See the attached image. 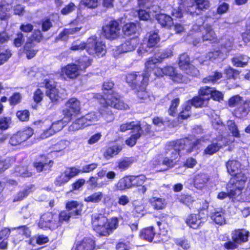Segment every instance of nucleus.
<instances>
[{
  "mask_svg": "<svg viewBox=\"0 0 250 250\" xmlns=\"http://www.w3.org/2000/svg\"><path fill=\"white\" fill-rule=\"evenodd\" d=\"M200 140L192 141L187 138L177 140L173 143V147L170 150L171 156L169 158L158 156L153 160L152 165L154 167L158 168V171H164L172 167L176 164V159L179 158L180 150L186 149L187 152H190L200 143Z\"/></svg>",
  "mask_w": 250,
  "mask_h": 250,
  "instance_id": "1",
  "label": "nucleus"
},
{
  "mask_svg": "<svg viewBox=\"0 0 250 250\" xmlns=\"http://www.w3.org/2000/svg\"><path fill=\"white\" fill-rule=\"evenodd\" d=\"M94 230L100 235L106 236L116 229L118 225L117 218L108 219L102 214H95L92 217Z\"/></svg>",
  "mask_w": 250,
  "mask_h": 250,
  "instance_id": "2",
  "label": "nucleus"
},
{
  "mask_svg": "<svg viewBox=\"0 0 250 250\" xmlns=\"http://www.w3.org/2000/svg\"><path fill=\"white\" fill-rule=\"evenodd\" d=\"M71 217L72 216L67 210L62 211L59 214V218L57 215L48 212L41 217L39 226L43 229H55L60 226L62 222H67Z\"/></svg>",
  "mask_w": 250,
  "mask_h": 250,
  "instance_id": "3",
  "label": "nucleus"
},
{
  "mask_svg": "<svg viewBox=\"0 0 250 250\" xmlns=\"http://www.w3.org/2000/svg\"><path fill=\"white\" fill-rule=\"evenodd\" d=\"M91 63V60L88 57H84L80 59L77 64L69 63L61 69L62 76H66L70 79H75L80 76L82 72Z\"/></svg>",
  "mask_w": 250,
  "mask_h": 250,
  "instance_id": "4",
  "label": "nucleus"
},
{
  "mask_svg": "<svg viewBox=\"0 0 250 250\" xmlns=\"http://www.w3.org/2000/svg\"><path fill=\"white\" fill-rule=\"evenodd\" d=\"M240 167V163L236 160L229 161L226 163L228 173L233 176L229 183L228 189L231 188L230 185L234 184L235 187H237V185L244 187L247 177L241 171Z\"/></svg>",
  "mask_w": 250,
  "mask_h": 250,
  "instance_id": "5",
  "label": "nucleus"
},
{
  "mask_svg": "<svg viewBox=\"0 0 250 250\" xmlns=\"http://www.w3.org/2000/svg\"><path fill=\"white\" fill-rule=\"evenodd\" d=\"M86 50L89 55L98 58L103 57L106 53L105 45L97 41L95 36H92L87 40Z\"/></svg>",
  "mask_w": 250,
  "mask_h": 250,
  "instance_id": "6",
  "label": "nucleus"
},
{
  "mask_svg": "<svg viewBox=\"0 0 250 250\" xmlns=\"http://www.w3.org/2000/svg\"><path fill=\"white\" fill-rule=\"evenodd\" d=\"M154 75L157 77H162L164 75L168 76L173 82L178 83L188 82L185 76L177 73L175 69L171 66H167L163 68H156L154 70Z\"/></svg>",
  "mask_w": 250,
  "mask_h": 250,
  "instance_id": "7",
  "label": "nucleus"
},
{
  "mask_svg": "<svg viewBox=\"0 0 250 250\" xmlns=\"http://www.w3.org/2000/svg\"><path fill=\"white\" fill-rule=\"evenodd\" d=\"M96 98L100 100V103L103 105L104 107L106 108V106H110L120 110H127L129 108V106L119 99V96L117 93L114 94L111 98L107 97L103 98V96L99 94H96Z\"/></svg>",
  "mask_w": 250,
  "mask_h": 250,
  "instance_id": "8",
  "label": "nucleus"
},
{
  "mask_svg": "<svg viewBox=\"0 0 250 250\" xmlns=\"http://www.w3.org/2000/svg\"><path fill=\"white\" fill-rule=\"evenodd\" d=\"M155 0H138L139 5L146 8L147 10L140 9L138 11V16L140 20L146 21L149 19L151 16H154L153 12H156L159 7L155 5H152Z\"/></svg>",
  "mask_w": 250,
  "mask_h": 250,
  "instance_id": "9",
  "label": "nucleus"
},
{
  "mask_svg": "<svg viewBox=\"0 0 250 250\" xmlns=\"http://www.w3.org/2000/svg\"><path fill=\"white\" fill-rule=\"evenodd\" d=\"M188 13L191 15H199L202 11L209 8L210 3L208 0H187Z\"/></svg>",
  "mask_w": 250,
  "mask_h": 250,
  "instance_id": "10",
  "label": "nucleus"
},
{
  "mask_svg": "<svg viewBox=\"0 0 250 250\" xmlns=\"http://www.w3.org/2000/svg\"><path fill=\"white\" fill-rule=\"evenodd\" d=\"M126 82L133 88H137L143 86L147 85L148 81V76L146 73L140 75L139 73H131L128 74L126 77Z\"/></svg>",
  "mask_w": 250,
  "mask_h": 250,
  "instance_id": "11",
  "label": "nucleus"
},
{
  "mask_svg": "<svg viewBox=\"0 0 250 250\" xmlns=\"http://www.w3.org/2000/svg\"><path fill=\"white\" fill-rule=\"evenodd\" d=\"M34 134L31 127H26L13 134L9 140V144L13 146L21 144L30 138Z\"/></svg>",
  "mask_w": 250,
  "mask_h": 250,
  "instance_id": "12",
  "label": "nucleus"
},
{
  "mask_svg": "<svg viewBox=\"0 0 250 250\" xmlns=\"http://www.w3.org/2000/svg\"><path fill=\"white\" fill-rule=\"evenodd\" d=\"M81 103L75 98H70L65 104V108L63 110V114L71 118L80 113Z\"/></svg>",
  "mask_w": 250,
  "mask_h": 250,
  "instance_id": "13",
  "label": "nucleus"
},
{
  "mask_svg": "<svg viewBox=\"0 0 250 250\" xmlns=\"http://www.w3.org/2000/svg\"><path fill=\"white\" fill-rule=\"evenodd\" d=\"M103 34L109 40H114L119 37L121 28L116 21H111L103 28Z\"/></svg>",
  "mask_w": 250,
  "mask_h": 250,
  "instance_id": "14",
  "label": "nucleus"
},
{
  "mask_svg": "<svg viewBox=\"0 0 250 250\" xmlns=\"http://www.w3.org/2000/svg\"><path fill=\"white\" fill-rule=\"evenodd\" d=\"M80 172V170L75 167H68L58 176L55 181V184L61 186L67 183L72 178L76 176Z\"/></svg>",
  "mask_w": 250,
  "mask_h": 250,
  "instance_id": "15",
  "label": "nucleus"
},
{
  "mask_svg": "<svg viewBox=\"0 0 250 250\" xmlns=\"http://www.w3.org/2000/svg\"><path fill=\"white\" fill-rule=\"evenodd\" d=\"M179 65L181 69L188 75L196 76L198 74V70L190 63L189 57L187 54H183L180 56Z\"/></svg>",
  "mask_w": 250,
  "mask_h": 250,
  "instance_id": "16",
  "label": "nucleus"
},
{
  "mask_svg": "<svg viewBox=\"0 0 250 250\" xmlns=\"http://www.w3.org/2000/svg\"><path fill=\"white\" fill-rule=\"evenodd\" d=\"M137 38H132L126 41L121 46L116 47L113 49L114 55L116 57L122 53H125L133 50L138 44Z\"/></svg>",
  "mask_w": 250,
  "mask_h": 250,
  "instance_id": "17",
  "label": "nucleus"
},
{
  "mask_svg": "<svg viewBox=\"0 0 250 250\" xmlns=\"http://www.w3.org/2000/svg\"><path fill=\"white\" fill-rule=\"evenodd\" d=\"M44 82L46 88V95L52 102H55L62 98L60 89L56 87L53 82L45 79Z\"/></svg>",
  "mask_w": 250,
  "mask_h": 250,
  "instance_id": "18",
  "label": "nucleus"
},
{
  "mask_svg": "<svg viewBox=\"0 0 250 250\" xmlns=\"http://www.w3.org/2000/svg\"><path fill=\"white\" fill-rule=\"evenodd\" d=\"M159 41L160 38L157 33H149L147 41V47H146L145 44H142L137 50L138 54L142 56L144 53L147 52L150 48L155 46Z\"/></svg>",
  "mask_w": 250,
  "mask_h": 250,
  "instance_id": "19",
  "label": "nucleus"
},
{
  "mask_svg": "<svg viewBox=\"0 0 250 250\" xmlns=\"http://www.w3.org/2000/svg\"><path fill=\"white\" fill-rule=\"evenodd\" d=\"M106 109L108 110L107 108ZM106 111L108 117H106L105 114L103 112H101V113L92 112L84 116L88 125L95 124L96 122L100 120L101 115H103L105 117L107 122H111L113 121L114 117L112 113L108 110H107Z\"/></svg>",
  "mask_w": 250,
  "mask_h": 250,
  "instance_id": "20",
  "label": "nucleus"
},
{
  "mask_svg": "<svg viewBox=\"0 0 250 250\" xmlns=\"http://www.w3.org/2000/svg\"><path fill=\"white\" fill-rule=\"evenodd\" d=\"M226 139L224 138L218 137L215 142L208 145L204 150V153L208 155H212L217 152L223 146L228 144Z\"/></svg>",
  "mask_w": 250,
  "mask_h": 250,
  "instance_id": "21",
  "label": "nucleus"
},
{
  "mask_svg": "<svg viewBox=\"0 0 250 250\" xmlns=\"http://www.w3.org/2000/svg\"><path fill=\"white\" fill-rule=\"evenodd\" d=\"M65 125L66 123L63 120L54 122L52 124L51 127L49 129L45 130L41 135V138L42 139H45L54 134L56 132L61 130Z\"/></svg>",
  "mask_w": 250,
  "mask_h": 250,
  "instance_id": "22",
  "label": "nucleus"
},
{
  "mask_svg": "<svg viewBox=\"0 0 250 250\" xmlns=\"http://www.w3.org/2000/svg\"><path fill=\"white\" fill-rule=\"evenodd\" d=\"M65 208L72 217H75L81 215L83 205L77 201H69L65 203Z\"/></svg>",
  "mask_w": 250,
  "mask_h": 250,
  "instance_id": "23",
  "label": "nucleus"
},
{
  "mask_svg": "<svg viewBox=\"0 0 250 250\" xmlns=\"http://www.w3.org/2000/svg\"><path fill=\"white\" fill-rule=\"evenodd\" d=\"M95 241L91 237H85L78 242L72 250H93Z\"/></svg>",
  "mask_w": 250,
  "mask_h": 250,
  "instance_id": "24",
  "label": "nucleus"
},
{
  "mask_svg": "<svg viewBox=\"0 0 250 250\" xmlns=\"http://www.w3.org/2000/svg\"><path fill=\"white\" fill-rule=\"evenodd\" d=\"M232 46V43L229 42L228 43L225 44L224 45V47L226 49V51L223 50V48H222L223 52H221L219 51L210 52L207 55L206 58L208 60H210L212 61L214 60L217 58H221L223 59L224 57V53H225L226 56H227V53L231 50Z\"/></svg>",
  "mask_w": 250,
  "mask_h": 250,
  "instance_id": "25",
  "label": "nucleus"
},
{
  "mask_svg": "<svg viewBox=\"0 0 250 250\" xmlns=\"http://www.w3.org/2000/svg\"><path fill=\"white\" fill-rule=\"evenodd\" d=\"M249 232L244 229L235 230L232 233V239L233 241L240 244L247 241Z\"/></svg>",
  "mask_w": 250,
  "mask_h": 250,
  "instance_id": "26",
  "label": "nucleus"
},
{
  "mask_svg": "<svg viewBox=\"0 0 250 250\" xmlns=\"http://www.w3.org/2000/svg\"><path fill=\"white\" fill-rule=\"evenodd\" d=\"M203 222V219L201 216L200 213L190 214L186 219V223L190 228L194 229H197Z\"/></svg>",
  "mask_w": 250,
  "mask_h": 250,
  "instance_id": "27",
  "label": "nucleus"
},
{
  "mask_svg": "<svg viewBox=\"0 0 250 250\" xmlns=\"http://www.w3.org/2000/svg\"><path fill=\"white\" fill-rule=\"evenodd\" d=\"M208 181V176L205 173L197 174L194 176L193 179L194 187L199 189H203Z\"/></svg>",
  "mask_w": 250,
  "mask_h": 250,
  "instance_id": "28",
  "label": "nucleus"
},
{
  "mask_svg": "<svg viewBox=\"0 0 250 250\" xmlns=\"http://www.w3.org/2000/svg\"><path fill=\"white\" fill-rule=\"evenodd\" d=\"M250 111V99L245 101L243 100L241 105L236 109L235 114L239 118L246 117Z\"/></svg>",
  "mask_w": 250,
  "mask_h": 250,
  "instance_id": "29",
  "label": "nucleus"
},
{
  "mask_svg": "<svg viewBox=\"0 0 250 250\" xmlns=\"http://www.w3.org/2000/svg\"><path fill=\"white\" fill-rule=\"evenodd\" d=\"M158 62H161V59H159L156 55L148 58L145 62V70L144 73H146L149 77L151 71L153 70L154 72V70L156 68H159L156 67V64Z\"/></svg>",
  "mask_w": 250,
  "mask_h": 250,
  "instance_id": "30",
  "label": "nucleus"
},
{
  "mask_svg": "<svg viewBox=\"0 0 250 250\" xmlns=\"http://www.w3.org/2000/svg\"><path fill=\"white\" fill-rule=\"evenodd\" d=\"M120 146L115 145L112 146L106 147L104 149L103 155L105 159L109 160L117 155L122 150Z\"/></svg>",
  "mask_w": 250,
  "mask_h": 250,
  "instance_id": "31",
  "label": "nucleus"
},
{
  "mask_svg": "<svg viewBox=\"0 0 250 250\" xmlns=\"http://www.w3.org/2000/svg\"><path fill=\"white\" fill-rule=\"evenodd\" d=\"M17 229L19 235L15 236L13 239V242L15 244H18L22 239V235L25 236L26 237L30 236L31 231L26 226H21L18 228Z\"/></svg>",
  "mask_w": 250,
  "mask_h": 250,
  "instance_id": "32",
  "label": "nucleus"
},
{
  "mask_svg": "<svg viewBox=\"0 0 250 250\" xmlns=\"http://www.w3.org/2000/svg\"><path fill=\"white\" fill-rule=\"evenodd\" d=\"M157 20L159 23L163 26L169 28L173 25L172 18L167 15L164 14H158L157 16Z\"/></svg>",
  "mask_w": 250,
  "mask_h": 250,
  "instance_id": "33",
  "label": "nucleus"
},
{
  "mask_svg": "<svg viewBox=\"0 0 250 250\" xmlns=\"http://www.w3.org/2000/svg\"><path fill=\"white\" fill-rule=\"evenodd\" d=\"M202 38L203 41L215 42L216 40V35L210 26L207 25L204 28Z\"/></svg>",
  "mask_w": 250,
  "mask_h": 250,
  "instance_id": "34",
  "label": "nucleus"
},
{
  "mask_svg": "<svg viewBox=\"0 0 250 250\" xmlns=\"http://www.w3.org/2000/svg\"><path fill=\"white\" fill-rule=\"evenodd\" d=\"M73 24H72L71 26L72 27L69 28H65L62 32H61L59 38L60 39L62 40H65L67 39V37L69 35H74L76 33L78 32L82 28L81 26H77L76 27H72Z\"/></svg>",
  "mask_w": 250,
  "mask_h": 250,
  "instance_id": "35",
  "label": "nucleus"
},
{
  "mask_svg": "<svg viewBox=\"0 0 250 250\" xmlns=\"http://www.w3.org/2000/svg\"><path fill=\"white\" fill-rule=\"evenodd\" d=\"M49 241L48 238L43 235H39L31 238L28 241L30 246H34L36 244L42 245L46 243Z\"/></svg>",
  "mask_w": 250,
  "mask_h": 250,
  "instance_id": "36",
  "label": "nucleus"
},
{
  "mask_svg": "<svg viewBox=\"0 0 250 250\" xmlns=\"http://www.w3.org/2000/svg\"><path fill=\"white\" fill-rule=\"evenodd\" d=\"M155 234V232L152 227H148L142 230L140 237L142 239L148 241H151Z\"/></svg>",
  "mask_w": 250,
  "mask_h": 250,
  "instance_id": "37",
  "label": "nucleus"
},
{
  "mask_svg": "<svg viewBox=\"0 0 250 250\" xmlns=\"http://www.w3.org/2000/svg\"><path fill=\"white\" fill-rule=\"evenodd\" d=\"M131 187L129 176L121 179L116 185L117 190H123Z\"/></svg>",
  "mask_w": 250,
  "mask_h": 250,
  "instance_id": "38",
  "label": "nucleus"
},
{
  "mask_svg": "<svg viewBox=\"0 0 250 250\" xmlns=\"http://www.w3.org/2000/svg\"><path fill=\"white\" fill-rule=\"evenodd\" d=\"M149 202L155 209H162L166 205L164 199L159 197H152L149 199Z\"/></svg>",
  "mask_w": 250,
  "mask_h": 250,
  "instance_id": "39",
  "label": "nucleus"
},
{
  "mask_svg": "<svg viewBox=\"0 0 250 250\" xmlns=\"http://www.w3.org/2000/svg\"><path fill=\"white\" fill-rule=\"evenodd\" d=\"M211 218L217 224L222 225L224 224L225 219L224 211L223 210L215 211L211 213Z\"/></svg>",
  "mask_w": 250,
  "mask_h": 250,
  "instance_id": "40",
  "label": "nucleus"
},
{
  "mask_svg": "<svg viewBox=\"0 0 250 250\" xmlns=\"http://www.w3.org/2000/svg\"><path fill=\"white\" fill-rule=\"evenodd\" d=\"M11 6L8 3L2 4L0 9V19L1 21H6L10 17L9 11Z\"/></svg>",
  "mask_w": 250,
  "mask_h": 250,
  "instance_id": "41",
  "label": "nucleus"
},
{
  "mask_svg": "<svg viewBox=\"0 0 250 250\" xmlns=\"http://www.w3.org/2000/svg\"><path fill=\"white\" fill-rule=\"evenodd\" d=\"M103 198V193L101 191H97L85 197L84 200L86 202L98 203Z\"/></svg>",
  "mask_w": 250,
  "mask_h": 250,
  "instance_id": "42",
  "label": "nucleus"
},
{
  "mask_svg": "<svg viewBox=\"0 0 250 250\" xmlns=\"http://www.w3.org/2000/svg\"><path fill=\"white\" fill-rule=\"evenodd\" d=\"M138 29L137 24L134 23H128L124 26L123 31L125 35L129 36L136 33Z\"/></svg>",
  "mask_w": 250,
  "mask_h": 250,
  "instance_id": "43",
  "label": "nucleus"
},
{
  "mask_svg": "<svg viewBox=\"0 0 250 250\" xmlns=\"http://www.w3.org/2000/svg\"><path fill=\"white\" fill-rule=\"evenodd\" d=\"M10 234V230L5 228L0 231V249H4L7 245V239Z\"/></svg>",
  "mask_w": 250,
  "mask_h": 250,
  "instance_id": "44",
  "label": "nucleus"
},
{
  "mask_svg": "<svg viewBox=\"0 0 250 250\" xmlns=\"http://www.w3.org/2000/svg\"><path fill=\"white\" fill-rule=\"evenodd\" d=\"M248 57L243 55H240L232 59L233 65L236 67H244L247 64Z\"/></svg>",
  "mask_w": 250,
  "mask_h": 250,
  "instance_id": "45",
  "label": "nucleus"
},
{
  "mask_svg": "<svg viewBox=\"0 0 250 250\" xmlns=\"http://www.w3.org/2000/svg\"><path fill=\"white\" fill-rule=\"evenodd\" d=\"M212 88L208 86L201 87L198 91V94L208 102L211 98Z\"/></svg>",
  "mask_w": 250,
  "mask_h": 250,
  "instance_id": "46",
  "label": "nucleus"
},
{
  "mask_svg": "<svg viewBox=\"0 0 250 250\" xmlns=\"http://www.w3.org/2000/svg\"><path fill=\"white\" fill-rule=\"evenodd\" d=\"M14 174L16 176L28 177L32 175V172L28 170L25 167H18L15 168Z\"/></svg>",
  "mask_w": 250,
  "mask_h": 250,
  "instance_id": "47",
  "label": "nucleus"
},
{
  "mask_svg": "<svg viewBox=\"0 0 250 250\" xmlns=\"http://www.w3.org/2000/svg\"><path fill=\"white\" fill-rule=\"evenodd\" d=\"M129 177L131 187L142 186L146 180V176L144 175L129 176Z\"/></svg>",
  "mask_w": 250,
  "mask_h": 250,
  "instance_id": "48",
  "label": "nucleus"
},
{
  "mask_svg": "<svg viewBox=\"0 0 250 250\" xmlns=\"http://www.w3.org/2000/svg\"><path fill=\"white\" fill-rule=\"evenodd\" d=\"M142 127H140V122H132L129 123L124 124L120 126V129L121 131L124 132L128 129H140Z\"/></svg>",
  "mask_w": 250,
  "mask_h": 250,
  "instance_id": "49",
  "label": "nucleus"
},
{
  "mask_svg": "<svg viewBox=\"0 0 250 250\" xmlns=\"http://www.w3.org/2000/svg\"><path fill=\"white\" fill-rule=\"evenodd\" d=\"M187 0H183L180 3L179 7L177 9H174L172 11V15L176 18H179L182 16V11L188 13L186 9H187Z\"/></svg>",
  "mask_w": 250,
  "mask_h": 250,
  "instance_id": "50",
  "label": "nucleus"
},
{
  "mask_svg": "<svg viewBox=\"0 0 250 250\" xmlns=\"http://www.w3.org/2000/svg\"><path fill=\"white\" fill-rule=\"evenodd\" d=\"M52 165V162L51 160H46L44 162H37L34 164V167L36 168L37 170L40 172L43 169H49Z\"/></svg>",
  "mask_w": 250,
  "mask_h": 250,
  "instance_id": "51",
  "label": "nucleus"
},
{
  "mask_svg": "<svg viewBox=\"0 0 250 250\" xmlns=\"http://www.w3.org/2000/svg\"><path fill=\"white\" fill-rule=\"evenodd\" d=\"M114 84L111 82H107L104 83L103 84V91L105 95L107 94V97L111 98L112 96H114V94L116 93L113 91L112 90V88L113 87Z\"/></svg>",
  "mask_w": 250,
  "mask_h": 250,
  "instance_id": "52",
  "label": "nucleus"
},
{
  "mask_svg": "<svg viewBox=\"0 0 250 250\" xmlns=\"http://www.w3.org/2000/svg\"><path fill=\"white\" fill-rule=\"evenodd\" d=\"M243 99L239 95H235L231 97L228 101V105L229 107H237V109L241 105Z\"/></svg>",
  "mask_w": 250,
  "mask_h": 250,
  "instance_id": "53",
  "label": "nucleus"
},
{
  "mask_svg": "<svg viewBox=\"0 0 250 250\" xmlns=\"http://www.w3.org/2000/svg\"><path fill=\"white\" fill-rule=\"evenodd\" d=\"M227 125L229 130L230 131L233 136L236 138H239L240 137V134L237 126L233 121H228L227 122Z\"/></svg>",
  "mask_w": 250,
  "mask_h": 250,
  "instance_id": "54",
  "label": "nucleus"
},
{
  "mask_svg": "<svg viewBox=\"0 0 250 250\" xmlns=\"http://www.w3.org/2000/svg\"><path fill=\"white\" fill-rule=\"evenodd\" d=\"M221 78H222V74L220 72L216 71L213 74L204 78L203 80V82L204 83H215Z\"/></svg>",
  "mask_w": 250,
  "mask_h": 250,
  "instance_id": "55",
  "label": "nucleus"
},
{
  "mask_svg": "<svg viewBox=\"0 0 250 250\" xmlns=\"http://www.w3.org/2000/svg\"><path fill=\"white\" fill-rule=\"evenodd\" d=\"M142 128L137 129V132L132 134L126 141V144L130 146H134L136 143V141L141 136Z\"/></svg>",
  "mask_w": 250,
  "mask_h": 250,
  "instance_id": "56",
  "label": "nucleus"
},
{
  "mask_svg": "<svg viewBox=\"0 0 250 250\" xmlns=\"http://www.w3.org/2000/svg\"><path fill=\"white\" fill-rule=\"evenodd\" d=\"M12 124V119L10 117H2L0 118V129H7Z\"/></svg>",
  "mask_w": 250,
  "mask_h": 250,
  "instance_id": "57",
  "label": "nucleus"
},
{
  "mask_svg": "<svg viewBox=\"0 0 250 250\" xmlns=\"http://www.w3.org/2000/svg\"><path fill=\"white\" fill-rule=\"evenodd\" d=\"M191 102L195 107H201L207 105V102L199 95L193 98Z\"/></svg>",
  "mask_w": 250,
  "mask_h": 250,
  "instance_id": "58",
  "label": "nucleus"
},
{
  "mask_svg": "<svg viewBox=\"0 0 250 250\" xmlns=\"http://www.w3.org/2000/svg\"><path fill=\"white\" fill-rule=\"evenodd\" d=\"M146 86H143L142 84L140 86V87H138L137 89V95L139 99L142 100H146L149 97V94L148 92L146 91Z\"/></svg>",
  "mask_w": 250,
  "mask_h": 250,
  "instance_id": "59",
  "label": "nucleus"
},
{
  "mask_svg": "<svg viewBox=\"0 0 250 250\" xmlns=\"http://www.w3.org/2000/svg\"><path fill=\"white\" fill-rule=\"evenodd\" d=\"M70 142L66 140H62L54 145L55 151L60 152L69 146Z\"/></svg>",
  "mask_w": 250,
  "mask_h": 250,
  "instance_id": "60",
  "label": "nucleus"
},
{
  "mask_svg": "<svg viewBox=\"0 0 250 250\" xmlns=\"http://www.w3.org/2000/svg\"><path fill=\"white\" fill-rule=\"evenodd\" d=\"M100 3L99 0H81L80 5H83L89 8H95Z\"/></svg>",
  "mask_w": 250,
  "mask_h": 250,
  "instance_id": "61",
  "label": "nucleus"
},
{
  "mask_svg": "<svg viewBox=\"0 0 250 250\" xmlns=\"http://www.w3.org/2000/svg\"><path fill=\"white\" fill-rule=\"evenodd\" d=\"M33 46L32 44L30 42V41H27L25 45H24V50L25 51V53L26 54V56L28 59H31L35 56L36 54V51L34 50L29 49V47H32Z\"/></svg>",
  "mask_w": 250,
  "mask_h": 250,
  "instance_id": "62",
  "label": "nucleus"
},
{
  "mask_svg": "<svg viewBox=\"0 0 250 250\" xmlns=\"http://www.w3.org/2000/svg\"><path fill=\"white\" fill-rule=\"evenodd\" d=\"M86 42L84 43L83 42L77 41L72 44L70 49L73 51H80L84 49H86Z\"/></svg>",
  "mask_w": 250,
  "mask_h": 250,
  "instance_id": "63",
  "label": "nucleus"
},
{
  "mask_svg": "<svg viewBox=\"0 0 250 250\" xmlns=\"http://www.w3.org/2000/svg\"><path fill=\"white\" fill-rule=\"evenodd\" d=\"M75 9L76 6L75 4L72 2H70L63 8L61 12L62 15H66L71 13L72 11L75 10Z\"/></svg>",
  "mask_w": 250,
  "mask_h": 250,
  "instance_id": "64",
  "label": "nucleus"
}]
</instances>
